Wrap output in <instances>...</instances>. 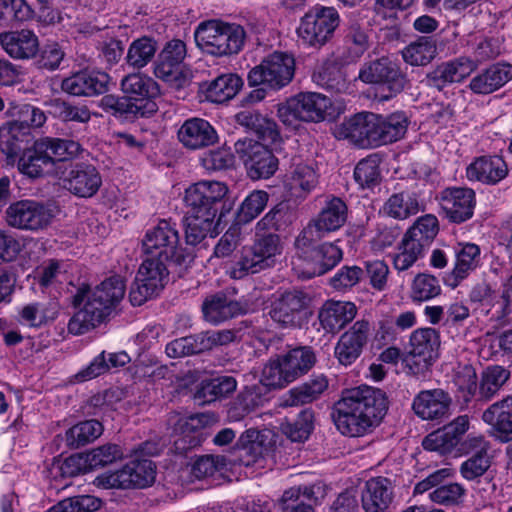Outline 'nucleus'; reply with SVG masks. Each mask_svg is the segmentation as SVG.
Returning <instances> with one entry per match:
<instances>
[{"mask_svg":"<svg viewBox=\"0 0 512 512\" xmlns=\"http://www.w3.org/2000/svg\"><path fill=\"white\" fill-rule=\"evenodd\" d=\"M387 409V397L382 390L360 386L342 393L335 403L332 418L340 433L359 437L377 426Z\"/></svg>","mask_w":512,"mask_h":512,"instance_id":"1","label":"nucleus"},{"mask_svg":"<svg viewBox=\"0 0 512 512\" xmlns=\"http://www.w3.org/2000/svg\"><path fill=\"white\" fill-rule=\"evenodd\" d=\"M227 192V186L219 181H200L186 189L183 221L187 244L197 245L207 236L218 234L216 216Z\"/></svg>","mask_w":512,"mask_h":512,"instance_id":"2","label":"nucleus"},{"mask_svg":"<svg viewBox=\"0 0 512 512\" xmlns=\"http://www.w3.org/2000/svg\"><path fill=\"white\" fill-rule=\"evenodd\" d=\"M126 285L121 276L105 279L94 289L80 287L73 296V305L82 306L70 319L68 331L81 335L98 326L121 302Z\"/></svg>","mask_w":512,"mask_h":512,"instance_id":"3","label":"nucleus"},{"mask_svg":"<svg viewBox=\"0 0 512 512\" xmlns=\"http://www.w3.org/2000/svg\"><path fill=\"white\" fill-rule=\"evenodd\" d=\"M123 97L105 95L100 101V107L107 113L125 120L138 117H148L157 110L154 101L160 94L158 83L142 73H132L121 80Z\"/></svg>","mask_w":512,"mask_h":512,"instance_id":"4","label":"nucleus"},{"mask_svg":"<svg viewBox=\"0 0 512 512\" xmlns=\"http://www.w3.org/2000/svg\"><path fill=\"white\" fill-rule=\"evenodd\" d=\"M282 250L283 244L278 234H257L252 245L242 248L240 257L229 269V275L233 279H242L271 268Z\"/></svg>","mask_w":512,"mask_h":512,"instance_id":"5","label":"nucleus"},{"mask_svg":"<svg viewBox=\"0 0 512 512\" xmlns=\"http://www.w3.org/2000/svg\"><path fill=\"white\" fill-rule=\"evenodd\" d=\"M194 37L202 51L221 57L237 54L244 45L246 33L240 25L210 20L197 27Z\"/></svg>","mask_w":512,"mask_h":512,"instance_id":"6","label":"nucleus"},{"mask_svg":"<svg viewBox=\"0 0 512 512\" xmlns=\"http://www.w3.org/2000/svg\"><path fill=\"white\" fill-rule=\"evenodd\" d=\"M294 73V56L288 52L275 51L250 70L248 82L251 86L262 85L271 90H280L292 81Z\"/></svg>","mask_w":512,"mask_h":512,"instance_id":"7","label":"nucleus"},{"mask_svg":"<svg viewBox=\"0 0 512 512\" xmlns=\"http://www.w3.org/2000/svg\"><path fill=\"white\" fill-rule=\"evenodd\" d=\"M339 23L334 7L315 6L301 18L297 35L303 45L320 48L332 38Z\"/></svg>","mask_w":512,"mask_h":512,"instance_id":"8","label":"nucleus"},{"mask_svg":"<svg viewBox=\"0 0 512 512\" xmlns=\"http://www.w3.org/2000/svg\"><path fill=\"white\" fill-rule=\"evenodd\" d=\"M53 209L36 200H18L5 210L6 224L14 229L38 233L46 230L54 218Z\"/></svg>","mask_w":512,"mask_h":512,"instance_id":"9","label":"nucleus"},{"mask_svg":"<svg viewBox=\"0 0 512 512\" xmlns=\"http://www.w3.org/2000/svg\"><path fill=\"white\" fill-rule=\"evenodd\" d=\"M331 100L315 92L300 93L278 106L279 119L287 126L297 121L319 122L325 119Z\"/></svg>","mask_w":512,"mask_h":512,"instance_id":"10","label":"nucleus"},{"mask_svg":"<svg viewBox=\"0 0 512 512\" xmlns=\"http://www.w3.org/2000/svg\"><path fill=\"white\" fill-rule=\"evenodd\" d=\"M142 251L145 256L157 258L181 265L185 255L179 248V234L174 224L167 220L147 230L142 240Z\"/></svg>","mask_w":512,"mask_h":512,"instance_id":"11","label":"nucleus"},{"mask_svg":"<svg viewBox=\"0 0 512 512\" xmlns=\"http://www.w3.org/2000/svg\"><path fill=\"white\" fill-rule=\"evenodd\" d=\"M347 219V206L337 197L329 200L320 213L312 219L295 240L297 249H304L326 234L341 228Z\"/></svg>","mask_w":512,"mask_h":512,"instance_id":"12","label":"nucleus"},{"mask_svg":"<svg viewBox=\"0 0 512 512\" xmlns=\"http://www.w3.org/2000/svg\"><path fill=\"white\" fill-rule=\"evenodd\" d=\"M168 261L145 256L129 292L133 306H140L163 290L168 278Z\"/></svg>","mask_w":512,"mask_h":512,"instance_id":"13","label":"nucleus"},{"mask_svg":"<svg viewBox=\"0 0 512 512\" xmlns=\"http://www.w3.org/2000/svg\"><path fill=\"white\" fill-rule=\"evenodd\" d=\"M46 122L45 113L32 105L26 104L20 110V119L13 121L8 128H0V150L7 157L16 155L22 143H29L30 127H41Z\"/></svg>","mask_w":512,"mask_h":512,"instance_id":"14","label":"nucleus"},{"mask_svg":"<svg viewBox=\"0 0 512 512\" xmlns=\"http://www.w3.org/2000/svg\"><path fill=\"white\" fill-rule=\"evenodd\" d=\"M234 146L251 179H267L278 170V159L260 142L244 138L239 139Z\"/></svg>","mask_w":512,"mask_h":512,"instance_id":"15","label":"nucleus"},{"mask_svg":"<svg viewBox=\"0 0 512 512\" xmlns=\"http://www.w3.org/2000/svg\"><path fill=\"white\" fill-rule=\"evenodd\" d=\"M358 78L366 84H379L389 92L391 98L404 90L408 84L400 66L387 57L366 62L359 70Z\"/></svg>","mask_w":512,"mask_h":512,"instance_id":"16","label":"nucleus"},{"mask_svg":"<svg viewBox=\"0 0 512 512\" xmlns=\"http://www.w3.org/2000/svg\"><path fill=\"white\" fill-rule=\"evenodd\" d=\"M439 204L450 222L460 224L472 218L476 195L470 188L449 187L440 192Z\"/></svg>","mask_w":512,"mask_h":512,"instance_id":"17","label":"nucleus"},{"mask_svg":"<svg viewBox=\"0 0 512 512\" xmlns=\"http://www.w3.org/2000/svg\"><path fill=\"white\" fill-rule=\"evenodd\" d=\"M62 184L75 196L89 198L98 192L102 185V177L95 166L76 163L64 172Z\"/></svg>","mask_w":512,"mask_h":512,"instance_id":"18","label":"nucleus"},{"mask_svg":"<svg viewBox=\"0 0 512 512\" xmlns=\"http://www.w3.org/2000/svg\"><path fill=\"white\" fill-rule=\"evenodd\" d=\"M370 335V323L361 319L356 321L338 339L334 356L341 365L354 363L361 355Z\"/></svg>","mask_w":512,"mask_h":512,"instance_id":"19","label":"nucleus"},{"mask_svg":"<svg viewBox=\"0 0 512 512\" xmlns=\"http://www.w3.org/2000/svg\"><path fill=\"white\" fill-rule=\"evenodd\" d=\"M378 115L371 112L358 113L345 120L337 128V136L360 146H376Z\"/></svg>","mask_w":512,"mask_h":512,"instance_id":"20","label":"nucleus"},{"mask_svg":"<svg viewBox=\"0 0 512 512\" xmlns=\"http://www.w3.org/2000/svg\"><path fill=\"white\" fill-rule=\"evenodd\" d=\"M186 56V45L181 40H171L158 55L154 67V74L157 78L174 85L182 86L185 79L181 75V63Z\"/></svg>","mask_w":512,"mask_h":512,"instance_id":"21","label":"nucleus"},{"mask_svg":"<svg viewBox=\"0 0 512 512\" xmlns=\"http://www.w3.org/2000/svg\"><path fill=\"white\" fill-rule=\"evenodd\" d=\"M309 301L308 295L300 290L285 291L273 302L270 315L284 327H297Z\"/></svg>","mask_w":512,"mask_h":512,"instance_id":"22","label":"nucleus"},{"mask_svg":"<svg viewBox=\"0 0 512 512\" xmlns=\"http://www.w3.org/2000/svg\"><path fill=\"white\" fill-rule=\"evenodd\" d=\"M482 420L490 426L489 433L496 440L512 441V394L491 404L483 412Z\"/></svg>","mask_w":512,"mask_h":512,"instance_id":"23","label":"nucleus"},{"mask_svg":"<svg viewBox=\"0 0 512 512\" xmlns=\"http://www.w3.org/2000/svg\"><path fill=\"white\" fill-rule=\"evenodd\" d=\"M303 253L305 273L309 278L320 276L333 269L342 259L341 248L332 242L323 243L317 247L300 249Z\"/></svg>","mask_w":512,"mask_h":512,"instance_id":"24","label":"nucleus"},{"mask_svg":"<svg viewBox=\"0 0 512 512\" xmlns=\"http://www.w3.org/2000/svg\"><path fill=\"white\" fill-rule=\"evenodd\" d=\"M23 142L21 150L14 156L19 155L18 170L29 178H38L53 170L52 158L47 154V146L41 139L34 141L31 146Z\"/></svg>","mask_w":512,"mask_h":512,"instance_id":"25","label":"nucleus"},{"mask_svg":"<svg viewBox=\"0 0 512 512\" xmlns=\"http://www.w3.org/2000/svg\"><path fill=\"white\" fill-rule=\"evenodd\" d=\"M365 512H389L394 501V486L389 478L372 477L365 482L361 492Z\"/></svg>","mask_w":512,"mask_h":512,"instance_id":"26","label":"nucleus"},{"mask_svg":"<svg viewBox=\"0 0 512 512\" xmlns=\"http://www.w3.org/2000/svg\"><path fill=\"white\" fill-rule=\"evenodd\" d=\"M452 398L443 389L423 390L413 399L412 409L423 420H442L450 413Z\"/></svg>","mask_w":512,"mask_h":512,"instance_id":"27","label":"nucleus"},{"mask_svg":"<svg viewBox=\"0 0 512 512\" xmlns=\"http://www.w3.org/2000/svg\"><path fill=\"white\" fill-rule=\"evenodd\" d=\"M476 68L477 64L472 59L459 57L438 65L427 74L425 81L427 86L442 90L448 84L462 82Z\"/></svg>","mask_w":512,"mask_h":512,"instance_id":"28","label":"nucleus"},{"mask_svg":"<svg viewBox=\"0 0 512 512\" xmlns=\"http://www.w3.org/2000/svg\"><path fill=\"white\" fill-rule=\"evenodd\" d=\"M109 80L105 72L82 70L63 79L61 89L73 96H94L108 90Z\"/></svg>","mask_w":512,"mask_h":512,"instance_id":"29","label":"nucleus"},{"mask_svg":"<svg viewBox=\"0 0 512 512\" xmlns=\"http://www.w3.org/2000/svg\"><path fill=\"white\" fill-rule=\"evenodd\" d=\"M177 136L179 142L190 150L203 149L218 141L214 127L207 120L197 117L185 120Z\"/></svg>","mask_w":512,"mask_h":512,"instance_id":"30","label":"nucleus"},{"mask_svg":"<svg viewBox=\"0 0 512 512\" xmlns=\"http://www.w3.org/2000/svg\"><path fill=\"white\" fill-rule=\"evenodd\" d=\"M357 315V307L349 301H326L318 312L321 328L326 333L336 334Z\"/></svg>","mask_w":512,"mask_h":512,"instance_id":"31","label":"nucleus"},{"mask_svg":"<svg viewBox=\"0 0 512 512\" xmlns=\"http://www.w3.org/2000/svg\"><path fill=\"white\" fill-rule=\"evenodd\" d=\"M512 80V65L498 62L473 76L469 82V89L477 95L491 94Z\"/></svg>","mask_w":512,"mask_h":512,"instance_id":"32","label":"nucleus"},{"mask_svg":"<svg viewBox=\"0 0 512 512\" xmlns=\"http://www.w3.org/2000/svg\"><path fill=\"white\" fill-rule=\"evenodd\" d=\"M249 310L250 306L247 302L231 300L224 293L208 296L202 304L204 318L212 324H219L246 314Z\"/></svg>","mask_w":512,"mask_h":512,"instance_id":"33","label":"nucleus"},{"mask_svg":"<svg viewBox=\"0 0 512 512\" xmlns=\"http://www.w3.org/2000/svg\"><path fill=\"white\" fill-rule=\"evenodd\" d=\"M0 44L15 59H30L39 51L38 37L29 29L1 33Z\"/></svg>","mask_w":512,"mask_h":512,"instance_id":"34","label":"nucleus"},{"mask_svg":"<svg viewBox=\"0 0 512 512\" xmlns=\"http://www.w3.org/2000/svg\"><path fill=\"white\" fill-rule=\"evenodd\" d=\"M409 354L418 358L419 363L430 366L437 358L440 335L434 328H419L412 332L409 340Z\"/></svg>","mask_w":512,"mask_h":512,"instance_id":"35","label":"nucleus"},{"mask_svg":"<svg viewBox=\"0 0 512 512\" xmlns=\"http://www.w3.org/2000/svg\"><path fill=\"white\" fill-rule=\"evenodd\" d=\"M508 174L505 161L497 156H480L476 158L466 169L469 180L479 181L485 184H497Z\"/></svg>","mask_w":512,"mask_h":512,"instance_id":"36","label":"nucleus"},{"mask_svg":"<svg viewBox=\"0 0 512 512\" xmlns=\"http://www.w3.org/2000/svg\"><path fill=\"white\" fill-rule=\"evenodd\" d=\"M329 385L325 375L311 377L306 382L290 389L281 399L282 407H297L317 401Z\"/></svg>","mask_w":512,"mask_h":512,"instance_id":"37","label":"nucleus"},{"mask_svg":"<svg viewBox=\"0 0 512 512\" xmlns=\"http://www.w3.org/2000/svg\"><path fill=\"white\" fill-rule=\"evenodd\" d=\"M318 183V175L312 165L293 163L284 178V187L291 196L303 197L310 193Z\"/></svg>","mask_w":512,"mask_h":512,"instance_id":"38","label":"nucleus"},{"mask_svg":"<svg viewBox=\"0 0 512 512\" xmlns=\"http://www.w3.org/2000/svg\"><path fill=\"white\" fill-rule=\"evenodd\" d=\"M421 210V204L415 193L398 192L392 194L383 204L380 212L385 216L405 220Z\"/></svg>","mask_w":512,"mask_h":512,"instance_id":"39","label":"nucleus"},{"mask_svg":"<svg viewBox=\"0 0 512 512\" xmlns=\"http://www.w3.org/2000/svg\"><path fill=\"white\" fill-rule=\"evenodd\" d=\"M243 82L235 74H225L202 85L206 99L214 103H223L232 99L240 90Z\"/></svg>","mask_w":512,"mask_h":512,"instance_id":"40","label":"nucleus"},{"mask_svg":"<svg viewBox=\"0 0 512 512\" xmlns=\"http://www.w3.org/2000/svg\"><path fill=\"white\" fill-rule=\"evenodd\" d=\"M282 359L287 369L286 373L293 381L308 373L317 361L316 354L310 346L291 349Z\"/></svg>","mask_w":512,"mask_h":512,"instance_id":"41","label":"nucleus"},{"mask_svg":"<svg viewBox=\"0 0 512 512\" xmlns=\"http://www.w3.org/2000/svg\"><path fill=\"white\" fill-rule=\"evenodd\" d=\"M510 378V371L500 365L488 366L483 370L478 384L477 396L481 401L494 398Z\"/></svg>","mask_w":512,"mask_h":512,"instance_id":"42","label":"nucleus"},{"mask_svg":"<svg viewBox=\"0 0 512 512\" xmlns=\"http://www.w3.org/2000/svg\"><path fill=\"white\" fill-rule=\"evenodd\" d=\"M376 146L395 142L402 138L408 127L407 117L402 112L387 117L378 115Z\"/></svg>","mask_w":512,"mask_h":512,"instance_id":"43","label":"nucleus"},{"mask_svg":"<svg viewBox=\"0 0 512 512\" xmlns=\"http://www.w3.org/2000/svg\"><path fill=\"white\" fill-rule=\"evenodd\" d=\"M158 49L157 41L151 37L143 36L130 44L125 61L134 69H142L154 58Z\"/></svg>","mask_w":512,"mask_h":512,"instance_id":"44","label":"nucleus"},{"mask_svg":"<svg viewBox=\"0 0 512 512\" xmlns=\"http://www.w3.org/2000/svg\"><path fill=\"white\" fill-rule=\"evenodd\" d=\"M313 81L328 90L341 92L347 87V80L342 68L334 61H325L312 75Z\"/></svg>","mask_w":512,"mask_h":512,"instance_id":"45","label":"nucleus"},{"mask_svg":"<svg viewBox=\"0 0 512 512\" xmlns=\"http://www.w3.org/2000/svg\"><path fill=\"white\" fill-rule=\"evenodd\" d=\"M425 250L421 244L415 243L404 234L393 255V267L398 272L409 270L414 264L425 255Z\"/></svg>","mask_w":512,"mask_h":512,"instance_id":"46","label":"nucleus"},{"mask_svg":"<svg viewBox=\"0 0 512 512\" xmlns=\"http://www.w3.org/2000/svg\"><path fill=\"white\" fill-rule=\"evenodd\" d=\"M436 56V45L428 37H420L402 50L403 60L412 66H425Z\"/></svg>","mask_w":512,"mask_h":512,"instance_id":"47","label":"nucleus"},{"mask_svg":"<svg viewBox=\"0 0 512 512\" xmlns=\"http://www.w3.org/2000/svg\"><path fill=\"white\" fill-rule=\"evenodd\" d=\"M103 433V426L97 420H87L71 427L65 434L67 445L72 448L84 446L96 440Z\"/></svg>","mask_w":512,"mask_h":512,"instance_id":"48","label":"nucleus"},{"mask_svg":"<svg viewBox=\"0 0 512 512\" xmlns=\"http://www.w3.org/2000/svg\"><path fill=\"white\" fill-rule=\"evenodd\" d=\"M438 220L435 216L427 214L420 217L405 233L415 243L421 244L425 251L430 247L438 234Z\"/></svg>","mask_w":512,"mask_h":512,"instance_id":"49","label":"nucleus"},{"mask_svg":"<svg viewBox=\"0 0 512 512\" xmlns=\"http://www.w3.org/2000/svg\"><path fill=\"white\" fill-rule=\"evenodd\" d=\"M47 105L51 114L65 122L87 123L91 119V113L85 105H73L61 99H53Z\"/></svg>","mask_w":512,"mask_h":512,"instance_id":"50","label":"nucleus"},{"mask_svg":"<svg viewBox=\"0 0 512 512\" xmlns=\"http://www.w3.org/2000/svg\"><path fill=\"white\" fill-rule=\"evenodd\" d=\"M42 143L47 146V154L52 158V168L58 161H65L69 158L78 156L82 147L77 141L71 139H59V138H40Z\"/></svg>","mask_w":512,"mask_h":512,"instance_id":"51","label":"nucleus"},{"mask_svg":"<svg viewBox=\"0 0 512 512\" xmlns=\"http://www.w3.org/2000/svg\"><path fill=\"white\" fill-rule=\"evenodd\" d=\"M380 158L377 154L360 160L354 169V179L361 188H372L380 181Z\"/></svg>","mask_w":512,"mask_h":512,"instance_id":"52","label":"nucleus"},{"mask_svg":"<svg viewBox=\"0 0 512 512\" xmlns=\"http://www.w3.org/2000/svg\"><path fill=\"white\" fill-rule=\"evenodd\" d=\"M260 402L261 398L258 393L251 389L245 390L230 403L227 416L230 421H241L248 414L253 412L259 406Z\"/></svg>","mask_w":512,"mask_h":512,"instance_id":"53","label":"nucleus"},{"mask_svg":"<svg viewBox=\"0 0 512 512\" xmlns=\"http://www.w3.org/2000/svg\"><path fill=\"white\" fill-rule=\"evenodd\" d=\"M291 216L288 205L279 203L257 222L256 229L259 231L285 230L292 222Z\"/></svg>","mask_w":512,"mask_h":512,"instance_id":"54","label":"nucleus"},{"mask_svg":"<svg viewBox=\"0 0 512 512\" xmlns=\"http://www.w3.org/2000/svg\"><path fill=\"white\" fill-rule=\"evenodd\" d=\"M236 121L241 126L255 131L262 137L273 139L276 135V124L251 110H244L236 114Z\"/></svg>","mask_w":512,"mask_h":512,"instance_id":"55","label":"nucleus"},{"mask_svg":"<svg viewBox=\"0 0 512 512\" xmlns=\"http://www.w3.org/2000/svg\"><path fill=\"white\" fill-rule=\"evenodd\" d=\"M441 293L439 280L427 273H418L411 285V298L413 301H428Z\"/></svg>","mask_w":512,"mask_h":512,"instance_id":"56","label":"nucleus"},{"mask_svg":"<svg viewBox=\"0 0 512 512\" xmlns=\"http://www.w3.org/2000/svg\"><path fill=\"white\" fill-rule=\"evenodd\" d=\"M88 469L85 454H75L64 461L54 462L50 469V474L55 480L59 477L65 479L85 473Z\"/></svg>","mask_w":512,"mask_h":512,"instance_id":"57","label":"nucleus"},{"mask_svg":"<svg viewBox=\"0 0 512 512\" xmlns=\"http://www.w3.org/2000/svg\"><path fill=\"white\" fill-rule=\"evenodd\" d=\"M269 200L267 192L262 190L252 191L242 202L238 210V220L249 223L254 220L266 207Z\"/></svg>","mask_w":512,"mask_h":512,"instance_id":"58","label":"nucleus"},{"mask_svg":"<svg viewBox=\"0 0 512 512\" xmlns=\"http://www.w3.org/2000/svg\"><path fill=\"white\" fill-rule=\"evenodd\" d=\"M101 506V501L91 495L65 498L49 509V512H94Z\"/></svg>","mask_w":512,"mask_h":512,"instance_id":"59","label":"nucleus"},{"mask_svg":"<svg viewBox=\"0 0 512 512\" xmlns=\"http://www.w3.org/2000/svg\"><path fill=\"white\" fill-rule=\"evenodd\" d=\"M287 369L281 358L269 361L262 370V383L270 388H282L293 382L286 373Z\"/></svg>","mask_w":512,"mask_h":512,"instance_id":"60","label":"nucleus"},{"mask_svg":"<svg viewBox=\"0 0 512 512\" xmlns=\"http://www.w3.org/2000/svg\"><path fill=\"white\" fill-rule=\"evenodd\" d=\"M123 453L116 444H105L85 453L89 469H97L109 465L122 458Z\"/></svg>","mask_w":512,"mask_h":512,"instance_id":"61","label":"nucleus"},{"mask_svg":"<svg viewBox=\"0 0 512 512\" xmlns=\"http://www.w3.org/2000/svg\"><path fill=\"white\" fill-rule=\"evenodd\" d=\"M34 11L25 0H0V23L11 20L26 21L33 17Z\"/></svg>","mask_w":512,"mask_h":512,"instance_id":"62","label":"nucleus"},{"mask_svg":"<svg viewBox=\"0 0 512 512\" xmlns=\"http://www.w3.org/2000/svg\"><path fill=\"white\" fill-rule=\"evenodd\" d=\"M166 354L171 358L185 357L203 352L200 333L175 339L166 345Z\"/></svg>","mask_w":512,"mask_h":512,"instance_id":"63","label":"nucleus"},{"mask_svg":"<svg viewBox=\"0 0 512 512\" xmlns=\"http://www.w3.org/2000/svg\"><path fill=\"white\" fill-rule=\"evenodd\" d=\"M480 260V248L476 244L467 243L457 253L454 274L457 278H464L467 273L475 269Z\"/></svg>","mask_w":512,"mask_h":512,"instance_id":"64","label":"nucleus"}]
</instances>
